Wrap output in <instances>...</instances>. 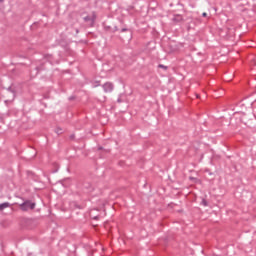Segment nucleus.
Here are the masks:
<instances>
[{
	"label": "nucleus",
	"mask_w": 256,
	"mask_h": 256,
	"mask_svg": "<svg viewBox=\"0 0 256 256\" xmlns=\"http://www.w3.org/2000/svg\"><path fill=\"white\" fill-rule=\"evenodd\" d=\"M20 209L22 211H29V209H35V203H32L30 201H26L23 204L20 205Z\"/></svg>",
	"instance_id": "obj_1"
},
{
	"label": "nucleus",
	"mask_w": 256,
	"mask_h": 256,
	"mask_svg": "<svg viewBox=\"0 0 256 256\" xmlns=\"http://www.w3.org/2000/svg\"><path fill=\"white\" fill-rule=\"evenodd\" d=\"M84 20L85 21H91V22L95 21V14L84 17Z\"/></svg>",
	"instance_id": "obj_3"
},
{
	"label": "nucleus",
	"mask_w": 256,
	"mask_h": 256,
	"mask_svg": "<svg viewBox=\"0 0 256 256\" xmlns=\"http://www.w3.org/2000/svg\"><path fill=\"white\" fill-rule=\"evenodd\" d=\"M10 95H11V101H13V97H14L13 92H10Z\"/></svg>",
	"instance_id": "obj_5"
},
{
	"label": "nucleus",
	"mask_w": 256,
	"mask_h": 256,
	"mask_svg": "<svg viewBox=\"0 0 256 256\" xmlns=\"http://www.w3.org/2000/svg\"><path fill=\"white\" fill-rule=\"evenodd\" d=\"M103 89H104L105 93H111V91H113V84L111 82H106L103 85Z\"/></svg>",
	"instance_id": "obj_2"
},
{
	"label": "nucleus",
	"mask_w": 256,
	"mask_h": 256,
	"mask_svg": "<svg viewBox=\"0 0 256 256\" xmlns=\"http://www.w3.org/2000/svg\"><path fill=\"white\" fill-rule=\"evenodd\" d=\"M202 15H203V17H207V13L206 12H204Z\"/></svg>",
	"instance_id": "obj_6"
},
{
	"label": "nucleus",
	"mask_w": 256,
	"mask_h": 256,
	"mask_svg": "<svg viewBox=\"0 0 256 256\" xmlns=\"http://www.w3.org/2000/svg\"><path fill=\"white\" fill-rule=\"evenodd\" d=\"M7 207H9V203L1 204V209H7Z\"/></svg>",
	"instance_id": "obj_4"
},
{
	"label": "nucleus",
	"mask_w": 256,
	"mask_h": 256,
	"mask_svg": "<svg viewBox=\"0 0 256 256\" xmlns=\"http://www.w3.org/2000/svg\"><path fill=\"white\" fill-rule=\"evenodd\" d=\"M204 205L207 206V202L206 201H203Z\"/></svg>",
	"instance_id": "obj_7"
}]
</instances>
